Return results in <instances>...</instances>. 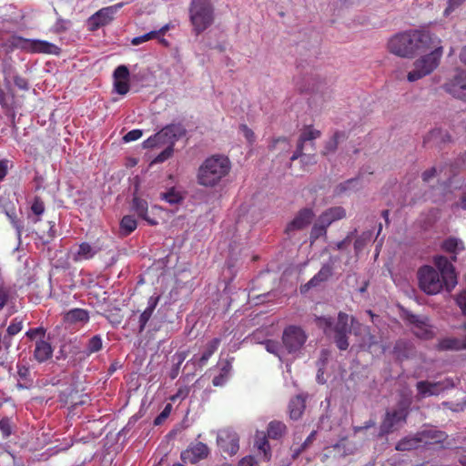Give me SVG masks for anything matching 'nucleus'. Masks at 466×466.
<instances>
[{
  "instance_id": "24",
  "label": "nucleus",
  "mask_w": 466,
  "mask_h": 466,
  "mask_svg": "<svg viewBox=\"0 0 466 466\" xmlns=\"http://www.w3.org/2000/svg\"><path fill=\"white\" fill-rule=\"evenodd\" d=\"M346 217V210L342 207H332L325 210L319 217L321 223L329 227L333 222L342 219Z\"/></svg>"
},
{
  "instance_id": "40",
  "label": "nucleus",
  "mask_w": 466,
  "mask_h": 466,
  "mask_svg": "<svg viewBox=\"0 0 466 466\" xmlns=\"http://www.w3.org/2000/svg\"><path fill=\"white\" fill-rule=\"evenodd\" d=\"M14 293L10 286L0 284V311L7 305Z\"/></svg>"
},
{
  "instance_id": "28",
  "label": "nucleus",
  "mask_w": 466,
  "mask_h": 466,
  "mask_svg": "<svg viewBox=\"0 0 466 466\" xmlns=\"http://www.w3.org/2000/svg\"><path fill=\"white\" fill-rule=\"evenodd\" d=\"M159 297H150L148 299L147 307L139 316V332H143L148 320L152 317V314L158 303Z\"/></svg>"
},
{
  "instance_id": "16",
  "label": "nucleus",
  "mask_w": 466,
  "mask_h": 466,
  "mask_svg": "<svg viewBox=\"0 0 466 466\" xmlns=\"http://www.w3.org/2000/svg\"><path fill=\"white\" fill-rule=\"evenodd\" d=\"M209 454V449L203 442L191 444L187 449L183 451L180 459L184 463L195 464L201 460L206 459Z\"/></svg>"
},
{
  "instance_id": "38",
  "label": "nucleus",
  "mask_w": 466,
  "mask_h": 466,
  "mask_svg": "<svg viewBox=\"0 0 466 466\" xmlns=\"http://www.w3.org/2000/svg\"><path fill=\"white\" fill-rule=\"evenodd\" d=\"M278 146H279L280 152H288L291 146L289 140L285 137H279L277 138H272L270 144L268 145L269 151H275L278 149Z\"/></svg>"
},
{
  "instance_id": "43",
  "label": "nucleus",
  "mask_w": 466,
  "mask_h": 466,
  "mask_svg": "<svg viewBox=\"0 0 466 466\" xmlns=\"http://www.w3.org/2000/svg\"><path fill=\"white\" fill-rule=\"evenodd\" d=\"M5 214L8 217L12 227L15 229L17 238L20 239L22 232L25 228L24 221L18 218L14 211H6Z\"/></svg>"
},
{
  "instance_id": "64",
  "label": "nucleus",
  "mask_w": 466,
  "mask_h": 466,
  "mask_svg": "<svg viewBox=\"0 0 466 466\" xmlns=\"http://www.w3.org/2000/svg\"><path fill=\"white\" fill-rule=\"evenodd\" d=\"M224 363L225 364L222 366V368L220 370V373L228 377V374L231 370V364H230V361H228V360H226Z\"/></svg>"
},
{
  "instance_id": "30",
  "label": "nucleus",
  "mask_w": 466,
  "mask_h": 466,
  "mask_svg": "<svg viewBox=\"0 0 466 466\" xmlns=\"http://www.w3.org/2000/svg\"><path fill=\"white\" fill-rule=\"evenodd\" d=\"M159 198L170 205H179L184 201L185 196L181 191L172 187L167 191L161 192Z\"/></svg>"
},
{
  "instance_id": "23",
  "label": "nucleus",
  "mask_w": 466,
  "mask_h": 466,
  "mask_svg": "<svg viewBox=\"0 0 466 466\" xmlns=\"http://www.w3.org/2000/svg\"><path fill=\"white\" fill-rule=\"evenodd\" d=\"M132 207L137 216L146 220L149 225L155 226L158 224L156 218L148 215V204L147 200L135 196L133 198Z\"/></svg>"
},
{
  "instance_id": "34",
  "label": "nucleus",
  "mask_w": 466,
  "mask_h": 466,
  "mask_svg": "<svg viewBox=\"0 0 466 466\" xmlns=\"http://www.w3.org/2000/svg\"><path fill=\"white\" fill-rule=\"evenodd\" d=\"M221 339L219 338H215L211 339L206 346L204 352L202 353L199 359V365L204 366L207 364L209 358L217 351L218 346L220 345Z\"/></svg>"
},
{
  "instance_id": "37",
  "label": "nucleus",
  "mask_w": 466,
  "mask_h": 466,
  "mask_svg": "<svg viewBox=\"0 0 466 466\" xmlns=\"http://www.w3.org/2000/svg\"><path fill=\"white\" fill-rule=\"evenodd\" d=\"M443 250L456 254L458 250L464 249L463 242L456 238H448L441 245Z\"/></svg>"
},
{
  "instance_id": "52",
  "label": "nucleus",
  "mask_w": 466,
  "mask_h": 466,
  "mask_svg": "<svg viewBox=\"0 0 466 466\" xmlns=\"http://www.w3.org/2000/svg\"><path fill=\"white\" fill-rule=\"evenodd\" d=\"M45 333H46V329L42 327H38V328H35V329H30L29 330L26 331L25 335L30 339H35L37 336L44 337Z\"/></svg>"
},
{
  "instance_id": "63",
  "label": "nucleus",
  "mask_w": 466,
  "mask_h": 466,
  "mask_svg": "<svg viewBox=\"0 0 466 466\" xmlns=\"http://www.w3.org/2000/svg\"><path fill=\"white\" fill-rule=\"evenodd\" d=\"M188 393L187 389H179L174 396L171 397V400L175 401L177 399L181 398L185 399Z\"/></svg>"
},
{
  "instance_id": "17",
  "label": "nucleus",
  "mask_w": 466,
  "mask_h": 466,
  "mask_svg": "<svg viewBox=\"0 0 466 466\" xmlns=\"http://www.w3.org/2000/svg\"><path fill=\"white\" fill-rule=\"evenodd\" d=\"M434 264L438 271L445 280H447V289L453 288L457 283V277L453 265L444 256H437L434 258Z\"/></svg>"
},
{
  "instance_id": "20",
  "label": "nucleus",
  "mask_w": 466,
  "mask_h": 466,
  "mask_svg": "<svg viewBox=\"0 0 466 466\" xmlns=\"http://www.w3.org/2000/svg\"><path fill=\"white\" fill-rule=\"evenodd\" d=\"M129 69L127 66L121 65L118 66L113 74L114 76V89L119 95H126L130 89L129 85Z\"/></svg>"
},
{
  "instance_id": "55",
  "label": "nucleus",
  "mask_w": 466,
  "mask_h": 466,
  "mask_svg": "<svg viewBox=\"0 0 466 466\" xmlns=\"http://www.w3.org/2000/svg\"><path fill=\"white\" fill-rule=\"evenodd\" d=\"M17 374L21 380H26L30 376V370L24 364H17Z\"/></svg>"
},
{
  "instance_id": "25",
  "label": "nucleus",
  "mask_w": 466,
  "mask_h": 466,
  "mask_svg": "<svg viewBox=\"0 0 466 466\" xmlns=\"http://www.w3.org/2000/svg\"><path fill=\"white\" fill-rule=\"evenodd\" d=\"M53 356V349L51 344L44 339L37 340L35 342V348L34 350L35 359L42 363L51 359Z\"/></svg>"
},
{
  "instance_id": "42",
  "label": "nucleus",
  "mask_w": 466,
  "mask_h": 466,
  "mask_svg": "<svg viewBox=\"0 0 466 466\" xmlns=\"http://www.w3.org/2000/svg\"><path fill=\"white\" fill-rule=\"evenodd\" d=\"M103 341L100 335L93 336L87 343L86 346V354L91 355L93 353L98 352L102 350Z\"/></svg>"
},
{
  "instance_id": "9",
  "label": "nucleus",
  "mask_w": 466,
  "mask_h": 466,
  "mask_svg": "<svg viewBox=\"0 0 466 466\" xmlns=\"http://www.w3.org/2000/svg\"><path fill=\"white\" fill-rule=\"evenodd\" d=\"M14 45L30 53L57 55L60 51L58 46L47 41L26 39L21 36L15 38Z\"/></svg>"
},
{
  "instance_id": "22",
  "label": "nucleus",
  "mask_w": 466,
  "mask_h": 466,
  "mask_svg": "<svg viewBox=\"0 0 466 466\" xmlns=\"http://www.w3.org/2000/svg\"><path fill=\"white\" fill-rule=\"evenodd\" d=\"M333 274V265L324 264L319 272L311 278L308 283L301 287V292H306L310 288L317 287L321 282L327 281Z\"/></svg>"
},
{
  "instance_id": "49",
  "label": "nucleus",
  "mask_w": 466,
  "mask_h": 466,
  "mask_svg": "<svg viewBox=\"0 0 466 466\" xmlns=\"http://www.w3.org/2000/svg\"><path fill=\"white\" fill-rule=\"evenodd\" d=\"M142 135H143L142 130H140V129H133V130L127 132L123 137V140L125 142L136 141V140L139 139L142 137Z\"/></svg>"
},
{
  "instance_id": "3",
  "label": "nucleus",
  "mask_w": 466,
  "mask_h": 466,
  "mask_svg": "<svg viewBox=\"0 0 466 466\" xmlns=\"http://www.w3.org/2000/svg\"><path fill=\"white\" fill-rule=\"evenodd\" d=\"M350 316L347 313L339 312L338 315V321L334 327V341L340 350H346L349 348L348 334L353 331L354 335L358 336L364 332L369 337L368 347L370 348L375 343V337L372 336L369 328L363 326L355 318H350V325L349 324Z\"/></svg>"
},
{
  "instance_id": "19",
  "label": "nucleus",
  "mask_w": 466,
  "mask_h": 466,
  "mask_svg": "<svg viewBox=\"0 0 466 466\" xmlns=\"http://www.w3.org/2000/svg\"><path fill=\"white\" fill-rule=\"evenodd\" d=\"M118 5L105 7L91 15L88 18L89 30L96 31L98 28L109 24L113 20V15Z\"/></svg>"
},
{
  "instance_id": "29",
  "label": "nucleus",
  "mask_w": 466,
  "mask_h": 466,
  "mask_svg": "<svg viewBox=\"0 0 466 466\" xmlns=\"http://www.w3.org/2000/svg\"><path fill=\"white\" fill-rule=\"evenodd\" d=\"M64 320L70 324L86 323L89 320V313L84 309H73L65 314Z\"/></svg>"
},
{
  "instance_id": "7",
  "label": "nucleus",
  "mask_w": 466,
  "mask_h": 466,
  "mask_svg": "<svg viewBox=\"0 0 466 466\" xmlns=\"http://www.w3.org/2000/svg\"><path fill=\"white\" fill-rule=\"evenodd\" d=\"M420 289L428 295H435L447 288V280L441 277L439 271L431 266H422L418 270Z\"/></svg>"
},
{
  "instance_id": "13",
  "label": "nucleus",
  "mask_w": 466,
  "mask_h": 466,
  "mask_svg": "<svg viewBox=\"0 0 466 466\" xmlns=\"http://www.w3.org/2000/svg\"><path fill=\"white\" fill-rule=\"evenodd\" d=\"M218 445L222 452L233 456L238 451L239 437L230 428L222 429L218 433Z\"/></svg>"
},
{
  "instance_id": "47",
  "label": "nucleus",
  "mask_w": 466,
  "mask_h": 466,
  "mask_svg": "<svg viewBox=\"0 0 466 466\" xmlns=\"http://www.w3.org/2000/svg\"><path fill=\"white\" fill-rule=\"evenodd\" d=\"M157 35V31H151L149 33H147L143 35H140V36H137V37H134L131 41V43L134 45V46H137V45H140L144 42H147L154 37H156Z\"/></svg>"
},
{
  "instance_id": "12",
  "label": "nucleus",
  "mask_w": 466,
  "mask_h": 466,
  "mask_svg": "<svg viewBox=\"0 0 466 466\" xmlns=\"http://www.w3.org/2000/svg\"><path fill=\"white\" fill-rule=\"evenodd\" d=\"M184 129L178 125H168L163 127L159 132L149 137L143 142L144 148H153L166 145L167 137H181Z\"/></svg>"
},
{
  "instance_id": "5",
  "label": "nucleus",
  "mask_w": 466,
  "mask_h": 466,
  "mask_svg": "<svg viewBox=\"0 0 466 466\" xmlns=\"http://www.w3.org/2000/svg\"><path fill=\"white\" fill-rule=\"evenodd\" d=\"M440 44L441 40L434 38L432 40L433 46H431L433 50L414 62L413 70L407 76L410 82L417 81L431 74L439 66L443 54V48Z\"/></svg>"
},
{
  "instance_id": "57",
  "label": "nucleus",
  "mask_w": 466,
  "mask_h": 466,
  "mask_svg": "<svg viewBox=\"0 0 466 466\" xmlns=\"http://www.w3.org/2000/svg\"><path fill=\"white\" fill-rule=\"evenodd\" d=\"M465 0H448V6L444 10V15H449L455 8L461 5Z\"/></svg>"
},
{
  "instance_id": "54",
  "label": "nucleus",
  "mask_w": 466,
  "mask_h": 466,
  "mask_svg": "<svg viewBox=\"0 0 466 466\" xmlns=\"http://www.w3.org/2000/svg\"><path fill=\"white\" fill-rule=\"evenodd\" d=\"M14 83L21 90H28L29 89L28 81L23 76H15L14 77Z\"/></svg>"
},
{
  "instance_id": "60",
  "label": "nucleus",
  "mask_w": 466,
  "mask_h": 466,
  "mask_svg": "<svg viewBox=\"0 0 466 466\" xmlns=\"http://www.w3.org/2000/svg\"><path fill=\"white\" fill-rule=\"evenodd\" d=\"M228 377L222 373H219L218 376H215L212 380V384L215 387H220L225 384L227 381Z\"/></svg>"
},
{
  "instance_id": "62",
  "label": "nucleus",
  "mask_w": 466,
  "mask_h": 466,
  "mask_svg": "<svg viewBox=\"0 0 466 466\" xmlns=\"http://www.w3.org/2000/svg\"><path fill=\"white\" fill-rule=\"evenodd\" d=\"M255 464V460L253 457L251 456H248V457H245L243 458L240 461H239V464L238 466H254Z\"/></svg>"
},
{
  "instance_id": "58",
  "label": "nucleus",
  "mask_w": 466,
  "mask_h": 466,
  "mask_svg": "<svg viewBox=\"0 0 466 466\" xmlns=\"http://www.w3.org/2000/svg\"><path fill=\"white\" fill-rule=\"evenodd\" d=\"M437 175V170L435 167H431L430 169L425 170L421 174V178L424 182H430L433 177Z\"/></svg>"
},
{
  "instance_id": "41",
  "label": "nucleus",
  "mask_w": 466,
  "mask_h": 466,
  "mask_svg": "<svg viewBox=\"0 0 466 466\" xmlns=\"http://www.w3.org/2000/svg\"><path fill=\"white\" fill-rule=\"evenodd\" d=\"M328 228V226H326L324 223H321L320 219L318 218L317 222L313 225L311 228L310 239L312 241H315L319 238L326 236Z\"/></svg>"
},
{
  "instance_id": "10",
  "label": "nucleus",
  "mask_w": 466,
  "mask_h": 466,
  "mask_svg": "<svg viewBox=\"0 0 466 466\" xmlns=\"http://www.w3.org/2000/svg\"><path fill=\"white\" fill-rule=\"evenodd\" d=\"M321 132L319 130L314 129L311 126L307 127L299 135V138L298 141L297 148L293 155L290 157L291 161H294L302 156H304V150L308 149L307 147H310V154L314 157V152L316 150L314 140L320 137Z\"/></svg>"
},
{
  "instance_id": "33",
  "label": "nucleus",
  "mask_w": 466,
  "mask_h": 466,
  "mask_svg": "<svg viewBox=\"0 0 466 466\" xmlns=\"http://www.w3.org/2000/svg\"><path fill=\"white\" fill-rule=\"evenodd\" d=\"M439 350H462L461 339L458 338H444L441 339L437 345Z\"/></svg>"
},
{
  "instance_id": "50",
  "label": "nucleus",
  "mask_w": 466,
  "mask_h": 466,
  "mask_svg": "<svg viewBox=\"0 0 466 466\" xmlns=\"http://www.w3.org/2000/svg\"><path fill=\"white\" fill-rule=\"evenodd\" d=\"M264 345L268 352L279 356V345L277 341L268 339L264 342Z\"/></svg>"
},
{
  "instance_id": "35",
  "label": "nucleus",
  "mask_w": 466,
  "mask_h": 466,
  "mask_svg": "<svg viewBox=\"0 0 466 466\" xmlns=\"http://www.w3.org/2000/svg\"><path fill=\"white\" fill-rule=\"evenodd\" d=\"M286 425L278 420L271 421L268 427V436L271 439L278 440L286 432Z\"/></svg>"
},
{
  "instance_id": "56",
  "label": "nucleus",
  "mask_w": 466,
  "mask_h": 466,
  "mask_svg": "<svg viewBox=\"0 0 466 466\" xmlns=\"http://www.w3.org/2000/svg\"><path fill=\"white\" fill-rule=\"evenodd\" d=\"M177 357L178 361L176 364V367L171 371V374H170L171 379H175L177 376L179 368L186 358V353L185 352L177 353Z\"/></svg>"
},
{
  "instance_id": "1",
  "label": "nucleus",
  "mask_w": 466,
  "mask_h": 466,
  "mask_svg": "<svg viewBox=\"0 0 466 466\" xmlns=\"http://www.w3.org/2000/svg\"><path fill=\"white\" fill-rule=\"evenodd\" d=\"M433 39L426 31H406L393 35L388 42V49L398 56L409 58L418 52L431 49Z\"/></svg>"
},
{
  "instance_id": "21",
  "label": "nucleus",
  "mask_w": 466,
  "mask_h": 466,
  "mask_svg": "<svg viewBox=\"0 0 466 466\" xmlns=\"http://www.w3.org/2000/svg\"><path fill=\"white\" fill-rule=\"evenodd\" d=\"M314 218V213L311 208L300 209L295 218L288 224L286 232L289 233L295 230H301L309 226Z\"/></svg>"
},
{
  "instance_id": "39",
  "label": "nucleus",
  "mask_w": 466,
  "mask_h": 466,
  "mask_svg": "<svg viewBox=\"0 0 466 466\" xmlns=\"http://www.w3.org/2000/svg\"><path fill=\"white\" fill-rule=\"evenodd\" d=\"M137 223L133 216H124L120 221V228L125 235H129L137 228Z\"/></svg>"
},
{
  "instance_id": "4",
  "label": "nucleus",
  "mask_w": 466,
  "mask_h": 466,
  "mask_svg": "<svg viewBox=\"0 0 466 466\" xmlns=\"http://www.w3.org/2000/svg\"><path fill=\"white\" fill-rule=\"evenodd\" d=\"M188 13L189 21L196 35L203 33L214 23L215 13L210 0H191Z\"/></svg>"
},
{
  "instance_id": "53",
  "label": "nucleus",
  "mask_w": 466,
  "mask_h": 466,
  "mask_svg": "<svg viewBox=\"0 0 466 466\" xmlns=\"http://www.w3.org/2000/svg\"><path fill=\"white\" fill-rule=\"evenodd\" d=\"M10 161L8 159L0 160V182L5 179L8 174Z\"/></svg>"
},
{
  "instance_id": "6",
  "label": "nucleus",
  "mask_w": 466,
  "mask_h": 466,
  "mask_svg": "<svg viewBox=\"0 0 466 466\" xmlns=\"http://www.w3.org/2000/svg\"><path fill=\"white\" fill-rule=\"evenodd\" d=\"M411 399L403 396L390 410H388L380 423V432L389 434L400 428L407 422L410 414Z\"/></svg>"
},
{
  "instance_id": "31",
  "label": "nucleus",
  "mask_w": 466,
  "mask_h": 466,
  "mask_svg": "<svg viewBox=\"0 0 466 466\" xmlns=\"http://www.w3.org/2000/svg\"><path fill=\"white\" fill-rule=\"evenodd\" d=\"M348 138L347 134L344 131H336L332 137H330L325 144L322 154L327 156L330 153H334L339 142L346 140Z\"/></svg>"
},
{
  "instance_id": "8",
  "label": "nucleus",
  "mask_w": 466,
  "mask_h": 466,
  "mask_svg": "<svg viewBox=\"0 0 466 466\" xmlns=\"http://www.w3.org/2000/svg\"><path fill=\"white\" fill-rule=\"evenodd\" d=\"M308 336L304 329L296 325L286 327L282 333V344L288 353L294 354L299 351L306 343Z\"/></svg>"
},
{
  "instance_id": "61",
  "label": "nucleus",
  "mask_w": 466,
  "mask_h": 466,
  "mask_svg": "<svg viewBox=\"0 0 466 466\" xmlns=\"http://www.w3.org/2000/svg\"><path fill=\"white\" fill-rule=\"evenodd\" d=\"M356 181H357V178L348 179L347 181H345L344 183L339 184L337 187V191L339 193H342V192L346 191L349 188L350 185H351L352 183H355Z\"/></svg>"
},
{
  "instance_id": "44",
  "label": "nucleus",
  "mask_w": 466,
  "mask_h": 466,
  "mask_svg": "<svg viewBox=\"0 0 466 466\" xmlns=\"http://www.w3.org/2000/svg\"><path fill=\"white\" fill-rule=\"evenodd\" d=\"M256 446L258 451H262L266 460L270 458V447L269 443L265 436L258 438L256 441Z\"/></svg>"
},
{
  "instance_id": "18",
  "label": "nucleus",
  "mask_w": 466,
  "mask_h": 466,
  "mask_svg": "<svg viewBox=\"0 0 466 466\" xmlns=\"http://www.w3.org/2000/svg\"><path fill=\"white\" fill-rule=\"evenodd\" d=\"M407 319L409 323L412 325V331L416 337L424 339H431L433 337L434 332L432 327L429 324L427 318L409 314Z\"/></svg>"
},
{
  "instance_id": "51",
  "label": "nucleus",
  "mask_w": 466,
  "mask_h": 466,
  "mask_svg": "<svg viewBox=\"0 0 466 466\" xmlns=\"http://www.w3.org/2000/svg\"><path fill=\"white\" fill-rule=\"evenodd\" d=\"M0 431H2L4 437H8L11 435V425L9 419L4 418L0 420Z\"/></svg>"
},
{
  "instance_id": "26",
  "label": "nucleus",
  "mask_w": 466,
  "mask_h": 466,
  "mask_svg": "<svg viewBox=\"0 0 466 466\" xmlns=\"http://www.w3.org/2000/svg\"><path fill=\"white\" fill-rule=\"evenodd\" d=\"M101 251V248L96 245H91L88 242H82L78 250L75 255L74 260H88L93 258L98 252Z\"/></svg>"
},
{
  "instance_id": "59",
  "label": "nucleus",
  "mask_w": 466,
  "mask_h": 466,
  "mask_svg": "<svg viewBox=\"0 0 466 466\" xmlns=\"http://www.w3.org/2000/svg\"><path fill=\"white\" fill-rule=\"evenodd\" d=\"M456 301L463 314L466 315V290L458 295Z\"/></svg>"
},
{
  "instance_id": "32",
  "label": "nucleus",
  "mask_w": 466,
  "mask_h": 466,
  "mask_svg": "<svg viewBox=\"0 0 466 466\" xmlns=\"http://www.w3.org/2000/svg\"><path fill=\"white\" fill-rule=\"evenodd\" d=\"M305 400L301 396H296L291 399L289 404V417L292 420L299 419L305 410Z\"/></svg>"
},
{
  "instance_id": "14",
  "label": "nucleus",
  "mask_w": 466,
  "mask_h": 466,
  "mask_svg": "<svg viewBox=\"0 0 466 466\" xmlns=\"http://www.w3.org/2000/svg\"><path fill=\"white\" fill-rule=\"evenodd\" d=\"M419 436H420L422 447L448 449L451 446L447 433L442 431L436 429L424 430L419 431Z\"/></svg>"
},
{
  "instance_id": "46",
  "label": "nucleus",
  "mask_w": 466,
  "mask_h": 466,
  "mask_svg": "<svg viewBox=\"0 0 466 466\" xmlns=\"http://www.w3.org/2000/svg\"><path fill=\"white\" fill-rule=\"evenodd\" d=\"M22 328H23V321L19 320L17 318H15L11 321L10 325L7 327L6 331L8 333V335L15 336L22 330Z\"/></svg>"
},
{
  "instance_id": "45",
  "label": "nucleus",
  "mask_w": 466,
  "mask_h": 466,
  "mask_svg": "<svg viewBox=\"0 0 466 466\" xmlns=\"http://www.w3.org/2000/svg\"><path fill=\"white\" fill-rule=\"evenodd\" d=\"M31 210L36 216H41L45 212V203L43 199L35 196L31 204Z\"/></svg>"
},
{
  "instance_id": "27",
  "label": "nucleus",
  "mask_w": 466,
  "mask_h": 466,
  "mask_svg": "<svg viewBox=\"0 0 466 466\" xmlns=\"http://www.w3.org/2000/svg\"><path fill=\"white\" fill-rule=\"evenodd\" d=\"M422 447L420 436L419 432L414 435H409L402 438L396 444L395 449L400 451H411Z\"/></svg>"
},
{
  "instance_id": "11",
  "label": "nucleus",
  "mask_w": 466,
  "mask_h": 466,
  "mask_svg": "<svg viewBox=\"0 0 466 466\" xmlns=\"http://www.w3.org/2000/svg\"><path fill=\"white\" fill-rule=\"evenodd\" d=\"M453 383L450 379L441 381L420 380L416 383L418 399H425L431 396H438L444 390L452 388Z\"/></svg>"
},
{
  "instance_id": "48",
  "label": "nucleus",
  "mask_w": 466,
  "mask_h": 466,
  "mask_svg": "<svg viewBox=\"0 0 466 466\" xmlns=\"http://www.w3.org/2000/svg\"><path fill=\"white\" fill-rule=\"evenodd\" d=\"M239 128L243 132V135L245 138L248 140V142L249 144H253L256 139L253 130L245 124L240 125Z\"/></svg>"
},
{
  "instance_id": "15",
  "label": "nucleus",
  "mask_w": 466,
  "mask_h": 466,
  "mask_svg": "<svg viewBox=\"0 0 466 466\" xmlns=\"http://www.w3.org/2000/svg\"><path fill=\"white\" fill-rule=\"evenodd\" d=\"M443 89L452 96L466 101V71H457L455 76L443 85Z\"/></svg>"
},
{
  "instance_id": "36",
  "label": "nucleus",
  "mask_w": 466,
  "mask_h": 466,
  "mask_svg": "<svg viewBox=\"0 0 466 466\" xmlns=\"http://www.w3.org/2000/svg\"><path fill=\"white\" fill-rule=\"evenodd\" d=\"M178 137H167L166 145H167V147L157 156V157L155 158V162H164L172 156L175 142L178 139Z\"/></svg>"
},
{
  "instance_id": "2",
  "label": "nucleus",
  "mask_w": 466,
  "mask_h": 466,
  "mask_svg": "<svg viewBox=\"0 0 466 466\" xmlns=\"http://www.w3.org/2000/svg\"><path fill=\"white\" fill-rule=\"evenodd\" d=\"M230 168L228 157L219 155L212 156L207 158L198 169V184L204 187H214L229 173Z\"/></svg>"
}]
</instances>
